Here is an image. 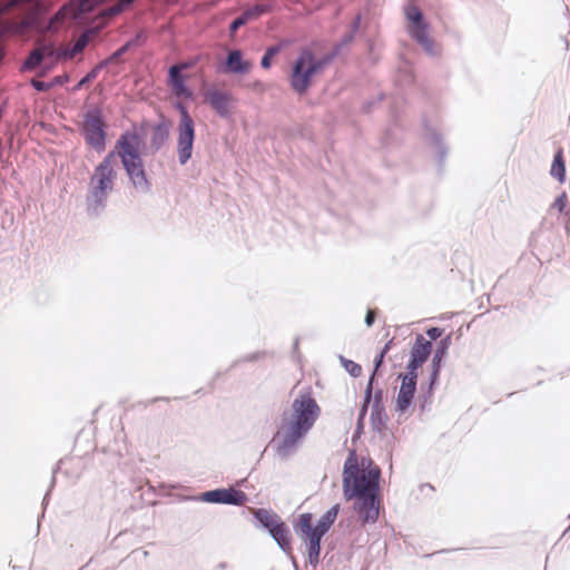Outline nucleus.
<instances>
[{
    "instance_id": "nucleus-11",
    "label": "nucleus",
    "mask_w": 570,
    "mask_h": 570,
    "mask_svg": "<svg viewBox=\"0 0 570 570\" xmlns=\"http://www.w3.org/2000/svg\"><path fill=\"white\" fill-rule=\"evenodd\" d=\"M432 353V343L422 334L415 336L414 344L410 351V360L406 365L405 375L417 377V370L428 361Z\"/></svg>"
},
{
    "instance_id": "nucleus-53",
    "label": "nucleus",
    "mask_w": 570,
    "mask_h": 570,
    "mask_svg": "<svg viewBox=\"0 0 570 570\" xmlns=\"http://www.w3.org/2000/svg\"><path fill=\"white\" fill-rule=\"evenodd\" d=\"M364 431V423L356 422L355 435H361Z\"/></svg>"
},
{
    "instance_id": "nucleus-33",
    "label": "nucleus",
    "mask_w": 570,
    "mask_h": 570,
    "mask_svg": "<svg viewBox=\"0 0 570 570\" xmlns=\"http://www.w3.org/2000/svg\"><path fill=\"white\" fill-rule=\"evenodd\" d=\"M265 355L264 352H254V353H250V354H247L238 360H236L233 364H232V368L235 367L238 363H242V362H256L258 360H261L263 356Z\"/></svg>"
},
{
    "instance_id": "nucleus-21",
    "label": "nucleus",
    "mask_w": 570,
    "mask_h": 570,
    "mask_svg": "<svg viewBox=\"0 0 570 570\" xmlns=\"http://www.w3.org/2000/svg\"><path fill=\"white\" fill-rule=\"evenodd\" d=\"M370 422L373 431L382 433L387 428L389 416L384 405L372 406Z\"/></svg>"
},
{
    "instance_id": "nucleus-55",
    "label": "nucleus",
    "mask_w": 570,
    "mask_h": 570,
    "mask_svg": "<svg viewBox=\"0 0 570 570\" xmlns=\"http://www.w3.org/2000/svg\"><path fill=\"white\" fill-rule=\"evenodd\" d=\"M374 102L372 101H367L366 104H364V109L367 111L371 109V107L373 106Z\"/></svg>"
},
{
    "instance_id": "nucleus-37",
    "label": "nucleus",
    "mask_w": 570,
    "mask_h": 570,
    "mask_svg": "<svg viewBox=\"0 0 570 570\" xmlns=\"http://www.w3.org/2000/svg\"><path fill=\"white\" fill-rule=\"evenodd\" d=\"M384 357H385V355H383V354L379 353V354L375 356L374 361H373V371H372V373H371V375H370V377H373V382H375V380H376V375H377V372H379L380 367H381V366L383 365V363H384Z\"/></svg>"
},
{
    "instance_id": "nucleus-38",
    "label": "nucleus",
    "mask_w": 570,
    "mask_h": 570,
    "mask_svg": "<svg viewBox=\"0 0 570 570\" xmlns=\"http://www.w3.org/2000/svg\"><path fill=\"white\" fill-rule=\"evenodd\" d=\"M132 4L131 3H127L126 0H119L116 4H114L111 8H110V12L112 14H120L122 13L124 11H126L127 9H129Z\"/></svg>"
},
{
    "instance_id": "nucleus-18",
    "label": "nucleus",
    "mask_w": 570,
    "mask_h": 570,
    "mask_svg": "<svg viewBox=\"0 0 570 570\" xmlns=\"http://www.w3.org/2000/svg\"><path fill=\"white\" fill-rule=\"evenodd\" d=\"M169 130V120L165 116H160L159 121L153 128L150 137V147L155 153L159 151L168 141Z\"/></svg>"
},
{
    "instance_id": "nucleus-31",
    "label": "nucleus",
    "mask_w": 570,
    "mask_h": 570,
    "mask_svg": "<svg viewBox=\"0 0 570 570\" xmlns=\"http://www.w3.org/2000/svg\"><path fill=\"white\" fill-rule=\"evenodd\" d=\"M98 76L96 75V71H94L92 69L86 73L78 82L77 85L72 88V91H78L80 89H82L86 85L90 83L91 81H94Z\"/></svg>"
},
{
    "instance_id": "nucleus-22",
    "label": "nucleus",
    "mask_w": 570,
    "mask_h": 570,
    "mask_svg": "<svg viewBox=\"0 0 570 570\" xmlns=\"http://www.w3.org/2000/svg\"><path fill=\"white\" fill-rule=\"evenodd\" d=\"M43 53L38 48L32 49L21 65V71H31L41 66Z\"/></svg>"
},
{
    "instance_id": "nucleus-28",
    "label": "nucleus",
    "mask_w": 570,
    "mask_h": 570,
    "mask_svg": "<svg viewBox=\"0 0 570 570\" xmlns=\"http://www.w3.org/2000/svg\"><path fill=\"white\" fill-rule=\"evenodd\" d=\"M422 394L420 395V410L421 412L430 411L432 402H433V390L425 389L423 385L421 386Z\"/></svg>"
},
{
    "instance_id": "nucleus-17",
    "label": "nucleus",
    "mask_w": 570,
    "mask_h": 570,
    "mask_svg": "<svg viewBox=\"0 0 570 570\" xmlns=\"http://www.w3.org/2000/svg\"><path fill=\"white\" fill-rule=\"evenodd\" d=\"M250 69V63L243 58L239 49L230 50L224 61L223 71L234 75H244Z\"/></svg>"
},
{
    "instance_id": "nucleus-15",
    "label": "nucleus",
    "mask_w": 570,
    "mask_h": 570,
    "mask_svg": "<svg viewBox=\"0 0 570 570\" xmlns=\"http://www.w3.org/2000/svg\"><path fill=\"white\" fill-rule=\"evenodd\" d=\"M167 83L177 98L193 99L194 92L186 83V76L179 72V68L169 67Z\"/></svg>"
},
{
    "instance_id": "nucleus-42",
    "label": "nucleus",
    "mask_w": 570,
    "mask_h": 570,
    "mask_svg": "<svg viewBox=\"0 0 570 570\" xmlns=\"http://www.w3.org/2000/svg\"><path fill=\"white\" fill-rule=\"evenodd\" d=\"M196 62H197L196 59H191V60L180 61V62L174 63L170 67L179 68V72L183 73L184 70L193 68L196 65Z\"/></svg>"
},
{
    "instance_id": "nucleus-56",
    "label": "nucleus",
    "mask_w": 570,
    "mask_h": 570,
    "mask_svg": "<svg viewBox=\"0 0 570 570\" xmlns=\"http://www.w3.org/2000/svg\"><path fill=\"white\" fill-rule=\"evenodd\" d=\"M568 518L570 519V514L568 515ZM570 530V525L564 530L563 532V535Z\"/></svg>"
},
{
    "instance_id": "nucleus-30",
    "label": "nucleus",
    "mask_w": 570,
    "mask_h": 570,
    "mask_svg": "<svg viewBox=\"0 0 570 570\" xmlns=\"http://www.w3.org/2000/svg\"><path fill=\"white\" fill-rule=\"evenodd\" d=\"M375 382H373V377H368V381H367V384H366V387H365V391H364V396H363V401L361 403V407H364V409H368L370 406L372 407V393H373V385H374Z\"/></svg>"
},
{
    "instance_id": "nucleus-1",
    "label": "nucleus",
    "mask_w": 570,
    "mask_h": 570,
    "mask_svg": "<svg viewBox=\"0 0 570 570\" xmlns=\"http://www.w3.org/2000/svg\"><path fill=\"white\" fill-rule=\"evenodd\" d=\"M140 135L136 129H127L120 134L110 150L95 167L89 179V189L86 196L87 213L89 216L100 215L107 204L109 194L114 190L117 178V157L132 187L140 194L151 191V181L147 176L142 155L139 149Z\"/></svg>"
},
{
    "instance_id": "nucleus-54",
    "label": "nucleus",
    "mask_w": 570,
    "mask_h": 570,
    "mask_svg": "<svg viewBox=\"0 0 570 570\" xmlns=\"http://www.w3.org/2000/svg\"><path fill=\"white\" fill-rule=\"evenodd\" d=\"M56 62H57V61H55V60H53L50 65L45 66V67L42 68V72H41V73H42V75H45V73H47L48 71H50V70L53 68V66L56 65Z\"/></svg>"
},
{
    "instance_id": "nucleus-36",
    "label": "nucleus",
    "mask_w": 570,
    "mask_h": 570,
    "mask_svg": "<svg viewBox=\"0 0 570 570\" xmlns=\"http://www.w3.org/2000/svg\"><path fill=\"white\" fill-rule=\"evenodd\" d=\"M30 83L32 88L39 92H45L52 88V83H50V81L47 82L38 79H32Z\"/></svg>"
},
{
    "instance_id": "nucleus-6",
    "label": "nucleus",
    "mask_w": 570,
    "mask_h": 570,
    "mask_svg": "<svg viewBox=\"0 0 570 570\" xmlns=\"http://www.w3.org/2000/svg\"><path fill=\"white\" fill-rule=\"evenodd\" d=\"M174 108L179 114L177 126V157L180 165H186L193 156L196 138V126L187 106L183 101H175Z\"/></svg>"
},
{
    "instance_id": "nucleus-3",
    "label": "nucleus",
    "mask_w": 570,
    "mask_h": 570,
    "mask_svg": "<svg viewBox=\"0 0 570 570\" xmlns=\"http://www.w3.org/2000/svg\"><path fill=\"white\" fill-rule=\"evenodd\" d=\"M320 413L321 409L312 394L309 392L299 393L292 403L291 419L283 417L282 424L271 442L279 459L286 460L297 452Z\"/></svg>"
},
{
    "instance_id": "nucleus-35",
    "label": "nucleus",
    "mask_w": 570,
    "mask_h": 570,
    "mask_svg": "<svg viewBox=\"0 0 570 570\" xmlns=\"http://www.w3.org/2000/svg\"><path fill=\"white\" fill-rule=\"evenodd\" d=\"M62 463V461L60 460L56 466L53 468L52 470V476H51V481H50V485H49V489L47 491V493L45 494L43 497V501H42V504L43 505H47L48 504V499H49V494H50V491L53 489L55 484H56V474L57 472L60 470V464Z\"/></svg>"
},
{
    "instance_id": "nucleus-26",
    "label": "nucleus",
    "mask_w": 570,
    "mask_h": 570,
    "mask_svg": "<svg viewBox=\"0 0 570 570\" xmlns=\"http://www.w3.org/2000/svg\"><path fill=\"white\" fill-rule=\"evenodd\" d=\"M451 344H452L451 334L446 335L445 337H442L439 341L436 348L434 350L433 356H436V357L443 360L444 356L448 354V351H449Z\"/></svg>"
},
{
    "instance_id": "nucleus-25",
    "label": "nucleus",
    "mask_w": 570,
    "mask_h": 570,
    "mask_svg": "<svg viewBox=\"0 0 570 570\" xmlns=\"http://www.w3.org/2000/svg\"><path fill=\"white\" fill-rule=\"evenodd\" d=\"M338 360L341 365L352 377H358L362 374V366L358 363L348 360L343 355H338Z\"/></svg>"
},
{
    "instance_id": "nucleus-19",
    "label": "nucleus",
    "mask_w": 570,
    "mask_h": 570,
    "mask_svg": "<svg viewBox=\"0 0 570 570\" xmlns=\"http://www.w3.org/2000/svg\"><path fill=\"white\" fill-rule=\"evenodd\" d=\"M301 51L305 57L306 55L311 57L307 59V62L312 65L317 73L322 72L338 56V49H332L330 52L320 58H317L311 49L304 48Z\"/></svg>"
},
{
    "instance_id": "nucleus-43",
    "label": "nucleus",
    "mask_w": 570,
    "mask_h": 570,
    "mask_svg": "<svg viewBox=\"0 0 570 570\" xmlns=\"http://www.w3.org/2000/svg\"><path fill=\"white\" fill-rule=\"evenodd\" d=\"M111 63H115V61H114V60L111 59V57L109 56V57H107L106 59H104V60L99 61V62H98V63L92 68V70H94V71H96V75L98 76V75H99V72H100L102 69L107 68V67H108L109 65H111Z\"/></svg>"
},
{
    "instance_id": "nucleus-12",
    "label": "nucleus",
    "mask_w": 570,
    "mask_h": 570,
    "mask_svg": "<svg viewBox=\"0 0 570 570\" xmlns=\"http://www.w3.org/2000/svg\"><path fill=\"white\" fill-rule=\"evenodd\" d=\"M204 101L223 119L230 118L232 109L236 102L234 96L225 90L210 88L204 94Z\"/></svg>"
},
{
    "instance_id": "nucleus-27",
    "label": "nucleus",
    "mask_w": 570,
    "mask_h": 570,
    "mask_svg": "<svg viewBox=\"0 0 570 570\" xmlns=\"http://www.w3.org/2000/svg\"><path fill=\"white\" fill-rule=\"evenodd\" d=\"M38 49L41 50V53H43L45 58H51L55 61H58L60 59H65L62 52V49H57L53 45H43L41 47H38Z\"/></svg>"
},
{
    "instance_id": "nucleus-4",
    "label": "nucleus",
    "mask_w": 570,
    "mask_h": 570,
    "mask_svg": "<svg viewBox=\"0 0 570 570\" xmlns=\"http://www.w3.org/2000/svg\"><path fill=\"white\" fill-rule=\"evenodd\" d=\"M340 504L331 507L317 521L312 524L313 515L309 512L302 513L294 524V530L306 543L308 563L313 567L321 561L322 538L330 531L340 512Z\"/></svg>"
},
{
    "instance_id": "nucleus-48",
    "label": "nucleus",
    "mask_w": 570,
    "mask_h": 570,
    "mask_svg": "<svg viewBox=\"0 0 570 570\" xmlns=\"http://www.w3.org/2000/svg\"><path fill=\"white\" fill-rule=\"evenodd\" d=\"M368 409L360 407L357 423H364Z\"/></svg>"
},
{
    "instance_id": "nucleus-8",
    "label": "nucleus",
    "mask_w": 570,
    "mask_h": 570,
    "mask_svg": "<svg viewBox=\"0 0 570 570\" xmlns=\"http://www.w3.org/2000/svg\"><path fill=\"white\" fill-rule=\"evenodd\" d=\"M102 110L99 107L90 108L83 115L81 134L86 144L101 153L106 148L107 132Z\"/></svg>"
},
{
    "instance_id": "nucleus-29",
    "label": "nucleus",
    "mask_w": 570,
    "mask_h": 570,
    "mask_svg": "<svg viewBox=\"0 0 570 570\" xmlns=\"http://www.w3.org/2000/svg\"><path fill=\"white\" fill-rule=\"evenodd\" d=\"M147 33L144 30L138 31L134 38L129 39L125 43L129 46V49L142 47L147 42Z\"/></svg>"
},
{
    "instance_id": "nucleus-40",
    "label": "nucleus",
    "mask_w": 570,
    "mask_h": 570,
    "mask_svg": "<svg viewBox=\"0 0 570 570\" xmlns=\"http://www.w3.org/2000/svg\"><path fill=\"white\" fill-rule=\"evenodd\" d=\"M129 46L124 43L121 47H119L116 51H114L110 57L116 62H119L121 60V57L129 51Z\"/></svg>"
},
{
    "instance_id": "nucleus-16",
    "label": "nucleus",
    "mask_w": 570,
    "mask_h": 570,
    "mask_svg": "<svg viewBox=\"0 0 570 570\" xmlns=\"http://www.w3.org/2000/svg\"><path fill=\"white\" fill-rule=\"evenodd\" d=\"M425 128V140L436 149V161L439 168L442 169L448 157L449 148L443 140V137L435 128L424 124Z\"/></svg>"
},
{
    "instance_id": "nucleus-20",
    "label": "nucleus",
    "mask_w": 570,
    "mask_h": 570,
    "mask_svg": "<svg viewBox=\"0 0 570 570\" xmlns=\"http://www.w3.org/2000/svg\"><path fill=\"white\" fill-rule=\"evenodd\" d=\"M550 175L557 179L560 184L566 181L567 170L566 161L563 157V149L559 147L553 155V160L550 168Z\"/></svg>"
},
{
    "instance_id": "nucleus-46",
    "label": "nucleus",
    "mask_w": 570,
    "mask_h": 570,
    "mask_svg": "<svg viewBox=\"0 0 570 570\" xmlns=\"http://www.w3.org/2000/svg\"><path fill=\"white\" fill-rule=\"evenodd\" d=\"M375 317H376V315H375V312L373 309H368L366 312L364 322H365L367 327H371L374 324Z\"/></svg>"
},
{
    "instance_id": "nucleus-39",
    "label": "nucleus",
    "mask_w": 570,
    "mask_h": 570,
    "mask_svg": "<svg viewBox=\"0 0 570 570\" xmlns=\"http://www.w3.org/2000/svg\"><path fill=\"white\" fill-rule=\"evenodd\" d=\"M384 391L383 389L381 387H377L376 390L373 389V393H372V406H380V405H384Z\"/></svg>"
},
{
    "instance_id": "nucleus-47",
    "label": "nucleus",
    "mask_w": 570,
    "mask_h": 570,
    "mask_svg": "<svg viewBox=\"0 0 570 570\" xmlns=\"http://www.w3.org/2000/svg\"><path fill=\"white\" fill-rule=\"evenodd\" d=\"M442 361L441 358L433 356L431 362V371L441 372L442 367Z\"/></svg>"
},
{
    "instance_id": "nucleus-44",
    "label": "nucleus",
    "mask_w": 570,
    "mask_h": 570,
    "mask_svg": "<svg viewBox=\"0 0 570 570\" xmlns=\"http://www.w3.org/2000/svg\"><path fill=\"white\" fill-rule=\"evenodd\" d=\"M69 80H70L69 75L68 73H63V75L56 76L55 78H52L50 83H52V88H53L56 86H62V85L69 82Z\"/></svg>"
},
{
    "instance_id": "nucleus-51",
    "label": "nucleus",
    "mask_w": 570,
    "mask_h": 570,
    "mask_svg": "<svg viewBox=\"0 0 570 570\" xmlns=\"http://www.w3.org/2000/svg\"><path fill=\"white\" fill-rule=\"evenodd\" d=\"M392 344H393V340H390L389 342H386L380 353L383 355H386L387 352L391 350Z\"/></svg>"
},
{
    "instance_id": "nucleus-50",
    "label": "nucleus",
    "mask_w": 570,
    "mask_h": 570,
    "mask_svg": "<svg viewBox=\"0 0 570 570\" xmlns=\"http://www.w3.org/2000/svg\"><path fill=\"white\" fill-rule=\"evenodd\" d=\"M360 22H361V16H356L354 21L352 22V26H351V31H353L354 33L357 32L358 28H360Z\"/></svg>"
},
{
    "instance_id": "nucleus-7",
    "label": "nucleus",
    "mask_w": 570,
    "mask_h": 570,
    "mask_svg": "<svg viewBox=\"0 0 570 570\" xmlns=\"http://www.w3.org/2000/svg\"><path fill=\"white\" fill-rule=\"evenodd\" d=\"M404 14L409 22L407 33L410 37L423 48L424 52L430 57L438 55L434 42L429 35L430 26L424 18L422 10L414 4H407L404 8Z\"/></svg>"
},
{
    "instance_id": "nucleus-14",
    "label": "nucleus",
    "mask_w": 570,
    "mask_h": 570,
    "mask_svg": "<svg viewBox=\"0 0 570 570\" xmlns=\"http://www.w3.org/2000/svg\"><path fill=\"white\" fill-rule=\"evenodd\" d=\"M272 6L269 3H257L246 10H244L238 17H236L229 24V33L234 36L237 30L245 26L247 22L259 18L262 14L269 12Z\"/></svg>"
},
{
    "instance_id": "nucleus-23",
    "label": "nucleus",
    "mask_w": 570,
    "mask_h": 570,
    "mask_svg": "<svg viewBox=\"0 0 570 570\" xmlns=\"http://www.w3.org/2000/svg\"><path fill=\"white\" fill-rule=\"evenodd\" d=\"M284 47L285 42H278L276 45L269 46L261 59V67L263 69H269L272 67L274 57L277 56Z\"/></svg>"
},
{
    "instance_id": "nucleus-32",
    "label": "nucleus",
    "mask_w": 570,
    "mask_h": 570,
    "mask_svg": "<svg viewBox=\"0 0 570 570\" xmlns=\"http://www.w3.org/2000/svg\"><path fill=\"white\" fill-rule=\"evenodd\" d=\"M355 38V33L353 31H348L345 33L342 39L332 48V49H338V55L341 53L342 49L353 42Z\"/></svg>"
},
{
    "instance_id": "nucleus-49",
    "label": "nucleus",
    "mask_w": 570,
    "mask_h": 570,
    "mask_svg": "<svg viewBox=\"0 0 570 570\" xmlns=\"http://www.w3.org/2000/svg\"><path fill=\"white\" fill-rule=\"evenodd\" d=\"M368 409L360 407L357 423H364Z\"/></svg>"
},
{
    "instance_id": "nucleus-24",
    "label": "nucleus",
    "mask_w": 570,
    "mask_h": 570,
    "mask_svg": "<svg viewBox=\"0 0 570 570\" xmlns=\"http://www.w3.org/2000/svg\"><path fill=\"white\" fill-rule=\"evenodd\" d=\"M88 45V36L82 35L77 41L68 48H61L65 59H72L76 55L80 53Z\"/></svg>"
},
{
    "instance_id": "nucleus-2",
    "label": "nucleus",
    "mask_w": 570,
    "mask_h": 570,
    "mask_svg": "<svg viewBox=\"0 0 570 570\" xmlns=\"http://www.w3.org/2000/svg\"><path fill=\"white\" fill-rule=\"evenodd\" d=\"M381 469L371 459L358 464L355 450H351L343 466V495L346 501L354 500L353 510L362 524H373L380 518Z\"/></svg>"
},
{
    "instance_id": "nucleus-57",
    "label": "nucleus",
    "mask_w": 570,
    "mask_h": 570,
    "mask_svg": "<svg viewBox=\"0 0 570 570\" xmlns=\"http://www.w3.org/2000/svg\"><path fill=\"white\" fill-rule=\"evenodd\" d=\"M159 399H154L153 402H157ZM160 400H166L165 397H161Z\"/></svg>"
},
{
    "instance_id": "nucleus-34",
    "label": "nucleus",
    "mask_w": 570,
    "mask_h": 570,
    "mask_svg": "<svg viewBox=\"0 0 570 570\" xmlns=\"http://www.w3.org/2000/svg\"><path fill=\"white\" fill-rule=\"evenodd\" d=\"M568 202V196L563 191L561 193L553 202L552 208L557 209L559 213H563Z\"/></svg>"
},
{
    "instance_id": "nucleus-13",
    "label": "nucleus",
    "mask_w": 570,
    "mask_h": 570,
    "mask_svg": "<svg viewBox=\"0 0 570 570\" xmlns=\"http://www.w3.org/2000/svg\"><path fill=\"white\" fill-rule=\"evenodd\" d=\"M397 379L401 380V385L396 396L395 412L403 414L413 404L417 389V377L400 373Z\"/></svg>"
},
{
    "instance_id": "nucleus-5",
    "label": "nucleus",
    "mask_w": 570,
    "mask_h": 570,
    "mask_svg": "<svg viewBox=\"0 0 570 570\" xmlns=\"http://www.w3.org/2000/svg\"><path fill=\"white\" fill-rule=\"evenodd\" d=\"M255 527L265 530L284 553L292 551V534L281 517L267 509L257 508L253 512Z\"/></svg>"
},
{
    "instance_id": "nucleus-52",
    "label": "nucleus",
    "mask_w": 570,
    "mask_h": 570,
    "mask_svg": "<svg viewBox=\"0 0 570 570\" xmlns=\"http://www.w3.org/2000/svg\"><path fill=\"white\" fill-rule=\"evenodd\" d=\"M286 554L289 556L294 570H299V566H298L295 557L292 554V551Z\"/></svg>"
},
{
    "instance_id": "nucleus-45",
    "label": "nucleus",
    "mask_w": 570,
    "mask_h": 570,
    "mask_svg": "<svg viewBox=\"0 0 570 570\" xmlns=\"http://www.w3.org/2000/svg\"><path fill=\"white\" fill-rule=\"evenodd\" d=\"M440 373L441 372L431 371L430 377H429V383L426 386L429 390H434V387L439 383Z\"/></svg>"
},
{
    "instance_id": "nucleus-10",
    "label": "nucleus",
    "mask_w": 570,
    "mask_h": 570,
    "mask_svg": "<svg viewBox=\"0 0 570 570\" xmlns=\"http://www.w3.org/2000/svg\"><path fill=\"white\" fill-rule=\"evenodd\" d=\"M198 500L214 504H228L240 507L248 501V495L234 487L218 488L203 492Z\"/></svg>"
},
{
    "instance_id": "nucleus-9",
    "label": "nucleus",
    "mask_w": 570,
    "mask_h": 570,
    "mask_svg": "<svg viewBox=\"0 0 570 570\" xmlns=\"http://www.w3.org/2000/svg\"><path fill=\"white\" fill-rule=\"evenodd\" d=\"M309 58V56L306 55L305 57L301 51L291 68L288 82L291 89L298 96H303L309 90L313 85V77L318 75L312 65L307 62Z\"/></svg>"
},
{
    "instance_id": "nucleus-41",
    "label": "nucleus",
    "mask_w": 570,
    "mask_h": 570,
    "mask_svg": "<svg viewBox=\"0 0 570 570\" xmlns=\"http://www.w3.org/2000/svg\"><path fill=\"white\" fill-rule=\"evenodd\" d=\"M444 330L441 328V327H430L426 330V335L430 337V342L431 341H436L438 338H440L443 334Z\"/></svg>"
}]
</instances>
